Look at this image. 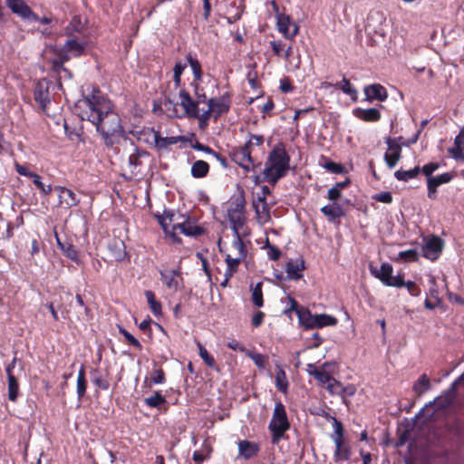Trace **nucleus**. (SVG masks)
I'll use <instances>...</instances> for the list:
<instances>
[{
  "label": "nucleus",
  "instance_id": "nucleus-28",
  "mask_svg": "<svg viewBox=\"0 0 464 464\" xmlns=\"http://www.w3.org/2000/svg\"><path fill=\"white\" fill-rule=\"evenodd\" d=\"M63 47V53L69 52L72 56L73 57H79L84 53L85 51V44L80 43L77 38L72 37L68 39L64 44Z\"/></svg>",
  "mask_w": 464,
  "mask_h": 464
},
{
  "label": "nucleus",
  "instance_id": "nucleus-30",
  "mask_svg": "<svg viewBox=\"0 0 464 464\" xmlns=\"http://www.w3.org/2000/svg\"><path fill=\"white\" fill-rule=\"evenodd\" d=\"M334 88L349 95L353 101H357L358 92L346 77L343 76L341 82L334 83Z\"/></svg>",
  "mask_w": 464,
  "mask_h": 464
},
{
  "label": "nucleus",
  "instance_id": "nucleus-12",
  "mask_svg": "<svg viewBox=\"0 0 464 464\" xmlns=\"http://www.w3.org/2000/svg\"><path fill=\"white\" fill-rule=\"evenodd\" d=\"M208 106L210 111H214V120L217 121L222 115L227 114L231 107V94L228 92H224L218 98H210L208 100Z\"/></svg>",
  "mask_w": 464,
  "mask_h": 464
},
{
  "label": "nucleus",
  "instance_id": "nucleus-3",
  "mask_svg": "<svg viewBox=\"0 0 464 464\" xmlns=\"http://www.w3.org/2000/svg\"><path fill=\"white\" fill-rule=\"evenodd\" d=\"M291 424L287 417L285 405L281 401L276 402L272 418L268 424L271 433V442L276 445L285 438V433L290 430Z\"/></svg>",
  "mask_w": 464,
  "mask_h": 464
},
{
  "label": "nucleus",
  "instance_id": "nucleus-2",
  "mask_svg": "<svg viewBox=\"0 0 464 464\" xmlns=\"http://www.w3.org/2000/svg\"><path fill=\"white\" fill-rule=\"evenodd\" d=\"M289 169L290 156L286 152L285 144L278 142L269 152L265 163L264 180L276 185L278 180L287 175Z\"/></svg>",
  "mask_w": 464,
  "mask_h": 464
},
{
  "label": "nucleus",
  "instance_id": "nucleus-38",
  "mask_svg": "<svg viewBox=\"0 0 464 464\" xmlns=\"http://www.w3.org/2000/svg\"><path fill=\"white\" fill-rule=\"evenodd\" d=\"M56 238H57V244H58L60 249L63 251V255L65 256H67L69 259L79 264L80 260H79V256H78V251L75 248V246L69 243L63 244L60 241V239L58 237H56Z\"/></svg>",
  "mask_w": 464,
  "mask_h": 464
},
{
  "label": "nucleus",
  "instance_id": "nucleus-55",
  "mask_svg": "<svg viewBox=\"0 0 464 464\" xmlns=\"http://www.w3.org/2000/svg\"><path fill=\"white\" fill-rule=\"evenodd\" d=\"M342 387V382L334 378L325 388L329 393L341 396Z\"/></svg>",
  "mask_w": 464,
  "mask_h": 464
},
{
  "label": "nucleus",
  "instance_id": "nucleus-24",
  "mask_svg": "<svg viewBox=\"0 0 464 464\" xmlns=\"http://www.w3.org/2000/svg\"><path fill=\"white\" fill-rule=\"evenodd\" d=\"M321 212L330 222L345 216L343 207L337 202L324 206L321 208Z\"/></svg>",
  "mask_w": 464,
  "mask_h": 464
},
{
  "label": "nucleus",
  "instance_id": "nucleus-34",
  "mask_svg": "<svg viewBox=\"0 0 464 464\" xmlns=\"http://www.w3.org/2000/svg\"><path fill=\"white\" fill-rule=\"evenodd\" d=\"M430 389V382L426 373L421 374L413 383L412 390L417 396H421Z\"/></svg>",
  "mask_w": 464,
  "mask_h": 464
},
{
  "label": "nucleus",
  "instance_id": "nucleus-50",
  "mask_svg": "<svg viewBox=\"0 0 464 464\" xmlns=\"http://www.w3.org/2000/svg\"><path fill=\"white\" fill-rule=\"evenodd\" d=\"M120 333L124 336L126 342L130 345H132L139 351L142 350V345H141L140 342L136 337H134L130 332H128L124 328H120Z\"/></svg>",
  "mask_w": 464,
  "mask_h": 464
},
{
  "label": "nucleus",
  "instance_id": "nucleus-51",
  "mask_svg": "<svg viewBox=\"0 0 464 464\" xmlns=\"http://www.w3.org/2000/svg\"><path fill=\"white\" fill-rule=\"evenodd\" d=\"M75 299H76V303L78 305L83 307L84 309V317L81 318L80 316L77 317L78 320H83V321H90L92 319V310L90 309V307H88L84 301H83V297L81 294H77L75 295Z\"/></svg>",
  "mask_w": 464,
  "mask_h": 464
},
{
  "label": "nucleus",
  "instance_id": "nucleus-11",
  "mask_svg": "<svg viewBox=\"0 0 464 464\" xmlns=\"http://www.w3.org/2000/svg\"><path fill=\"white\" fill-rule=\"evenodd\" d=\"M251 153L252 150L244 144L243 146L234 147L230 152V157L235 163L246 171H250L254 168V160Z\"/></svg>",
  "mask_w": 464,
  "mask_h": 464
},
{
  "label": "nucleus",
  "instance_id": "nucleus-29",
  "mask_svg": "<svg viewBox=\"0 0 464 464\" xmlns=\"http://www.w3.org/2000/svg\"><path fill=\"white\" fill-rule=\"evenodd\" d=\"M393 267L389 263H382L380 270L371 269V273L379 280H381L385 285L388 286V283L391 281L392 276Z\"/></svg>",
  "mask_w": 464,
  "mask_h": 464
},
{
  "label": "nucleus",
  "instance_id": "nucleus-5",
  "mask_svg": "<svg viewBox=\"0 0 464 464\" xmlns=\"http://www.w3.org/2000/svg\"><path fill=\"white\" fill-rule=\"evenodd\" d=\"M338 320L329 314H313L307 308L299 312V324L305 329L323 328L325 326H334Z\"/></svg>",
  "mask_w": 464,
  "mask_h": 464
},
{
  "label": "nucleus",
  "instance_id": "nucleus-61",
  "mask_svg": "<svg viewBox=\"0 0 464 464\" xmlns=\"http://www.w3.org/2000/svg\"><path fill=\"white\" fill-rule=\"evenodd\" d=\"M409 294L412 296H419L421 293L420 287L413 281L405 282L404 285Z\"/></svg>",
  "mask_w": 464,
  "mask_h": 464
},
{
  "label": "nucleus",
  "instance_id": "nucleus-43",
  "mask_svg": "<svg viewBox=\"0 0 464 464\" xmlns=\"http://www.w3.org/2000/svg\"><path fill=\"white\" fill-rule=\"evenodd\" d=\"M198 347L199 352V356L203 360V362L208 365L209 368L216 369V361L214 357L208 352V350L199 343L198 342Z\"/></svg>",
  "mask_w": 464,
  "mask_h": 464
},
{
  "label": "nucleus",
  "instance_id": "nucleus-57",
  "mask_svg": "<svg viewBox=\"0 0 464 464\" xmlns=\"http://www.w3.org/2000/svg\"><path fill=\"white\" fill-rule=\"evenodd\" d=\"M270 46L275 55L280 57L285 51V44L281 40H274L270 42Z\"/></svg>",
  "mask_w": 464,
  "mask_h": 464
},
{
  "label": "nucleus",
  "instance_id": "nucleus-39",
  "mask_svg": "<svg viewBox=\"0 0 464 464\" xmlns=\"http://www.w3.org/2000/svg\"><path fill=\"white\" fill-rule=\"evenodd\" d=\"M87 390V380L85 377V368L83 365L81 366L78 376H77V396L78 399H82L86 394Z\"/></svg>",
  "mask_w": 464,
  "mask_h": 464
},
{
  "label": "nucleus",
  "instance_id": "nucleus-8",
  "mask_svg": "<svg viewBox=\"0 0 464 464\" xmlns=\"http://www.w3.org/2000/svg\"><path fill=\"white\" fill-rule=\"evenodd\" d=\"M160 280L168 290L177 293L183 288L184 280L180 268L160 271Z\"/></svg>",
  "mask_w": 464,
  "mask_h": 464
},
{
  "label": "nucleus",
  "instance_id": "nucleus-27",
  "mask_svg": "<svg viewBox=\"0 0 464 464\" xmlns=\"http://www.w3.org/2000/svg\"><path fill=\"white\" fill-rule=\"evenodd\" d=\"M187 61L193 72V82L191 85L198 89L199 82L202 81L203 71L199 61L193 57L190 53L187 55Z\"/></svg>",
  "mask_w": 464,
  "mask_h": 464
},
{
  "label": "nucleus",
  "instance_id": "nucleus-25",
  "mask_svg": "<svg viewBox=\"0 0 464 464\" xmlns=\"http://www.w3.org/2000/svg\"><path fill=\"white\" fill-rule=\"evenodd\" d=\"M259 445L256 442L243 440L238 442L239 454L246 459H249L258 454Z\"/></svg>",
  "mask_w": 464,
  "mask_h": 464
},
{
  "label": "nucleus",
  "instance_id": "nucleus-1",
  "mask_svg": "<svg viewBox=\"0 0 464 464\" xmlns=\"http://www.w3.org/2000/svg\"><path fill=\"white\" fill-rule=\"evenodd\" d=\"M75 111L82 121H89L96 127L107 146H112V137L123 133L119 114L99 87L93 86L90 93L75 103Z\"/></svg>",
  "mask_w": 464,
  "mask_h": 464
},
{
  "label": "nucleus",
  "instance_id": "nucleus-15",
  "mask_svg": "<svg viewBox=\"0 0 464 464\" xmlns=\"http://www.w3.org/2000/svg\"><path fill=\"white\" fill-rule=\"evenodd\" d=\"M276 28L286 39H294L299 33V26L285 14L276 18Z\"/></svg>",
  "mask_w": 464,
  "mask_h": 464
},
{
  "label": "nucleus",
  "instance_id": "nucleus-47",
  "mask_svg": "<svg viewBox=\"0 0 464 464\" xmlns=\"http://www.w3.org/2000/svg\"><path fill=\"white\" fill-rule=\"evenodd\" d=\"M401 152L399 151H387L384 154V160L389 169H393L401 160Z\"/></svg>",
  "mask_w": 464,
  "mask_h": 464
},
{
  "label": "nucleus",
  "instance_id": "nucleus-49",
  "mask_svg": "<svg viewBox=\"0 0 464 464\" xmlns=\"http://www.w3.org/2000/svg\"><path fill=\"white\" fill-rule=\"evenodd\" d=\"M166 382V374L162 368H154L150 376V382L152 384H162Z\"/></svg>",
  "mask_w": 464,
  "mask_h": 464
},
{
  "label": "nucleus",
  "instance_id": "nucleus-14",
  "mask_svg": "<svg viewBox=\"0 0 464 464\" xmlns=\"http://www.w3.org/2000/svg\"><path fill=\"white\" fill-rule=\"evenodd\" d=\"M10 10L24 20L37 21L39 15L24 0H5Z\"/></svg>",
  "mask_w": 464,
  "mask_h": 464
},
{
  "label": "nucleus",
  "instance_id": "nucleus-16",
  "mask_svg": "<svg viewBox=\"0 0 464 464\" xmlns=\"http://www.w3.org/2000/svg\"><path fill=\"white\" fill-rule=\"evenodd\" d=\"M173 229H179L182 234L188 237H198L206 233V229L198 225L194 218L187 217L182 222L173 225Z\"/></svg>",
  "mask_w": 464,
  "mask_h": 464
},
{
  "label": "nucleus",
  "instance_id": "nucleus-33",
  "mask_svg": "<svg viewBox=\"0 0 464 464\" xmlns=\"http://www.w3.org/2000/svg\"><path fill=\"white\" fill-rule=\"evenodd\" d=\"M191 175L196 179L205 178L209 172V165L207 161L198 160L191 166Z\"/></svg>",
  "mask_w": 464,
  "mask_h": 464
},
{
  "label": "nucleus",
  "instance_id": "nucleus-10",
  "mask_svg": "<svg viewBox=\"0 0 464 464\" xmlns=\"http://www.w3.org/2000/svg\"><path fill=\"white\" fill-rule=\"evenodd\" d=\"M153 111L159 114H166L169 118H180L179 102H174L168 95L154 101Z\"/></svg>",
  "mask_w": 464,
  "mask_h": 464
},
{
  "label": "nucleus",
  "instance_id": "nucleus-42",
  "mask_svg": "<svg viewBox=\"0 0 464 464\" xmlns=\"http://www.w3.org/2000/svg\"><path fill=\"white\" fill-rule=\"evenodd\" d=\"M186 68L187 63H183L181 61L175 63L173 67V82L175 88H181V76Z\"/></svg>",
  "mask_w": 464,
  "mask_h": 464
},
{
  "label": "nucleus",
  "instance_id": "nucleus-9",
  "mask_svg": "<svg viewBox=\"0 0 464 464\" xmlns=\"http://www.w3.org/2000/svg\"><path fill=\"white\" fill-rule=\"evenodd\" d=\"M51 82L46 80L38 81L34 90V99L45 114L49 115L48 106L51 103L50 85Z\"/></svg>",
  "mask_w": 464,
  "mask_h": 464
},
{
  "label": "nucleus",
  "instance_id": "nucleus-37",
  "mask_svg": "<svg viewBox=\"0 0 464 464\" xmlns=\"http://www.w3.org/2000/svg\"><path fill=\"white\" fill-rule=\"evenodd\" d=\"M420 166H416L413 169H409V170H403L401 169L394 172V177L400 181L408 182L410 179L417 178V176L420 174Z\"/></svg>",
  "mask_w": 464,
  "mask_h": 464
},
{
  "label": "nucleus",
  "instance_id": "nucleus-46",
  "mask_svg": "<svg viewBox=\"0 0 464 464\" xmlns=\"http://www.w3.org/2000/svg\"><path fill=\"white\" fill-rule=\"evenodd\" d=\"M452 179H453V175L451 173L445 172V173H442V174L435 176V177L434 176L430 177L427 179V180L438 188L439 186H440L442 184L449 183L450 181H451Z\"/></svg>",
  "mask_w": 464,
  "mask_h": 464
},
{
  "label": "nucleus",
  "instance_id": "nucleus-60",
  "mask_svg": "<svg viewBox=\"0 0 464 464\" xmlns=\"http://www.w3.org/2000/svg\"><path fill=\"white\" fill-rule=\"evenodd\" d=\"M440 168V164L437 162H430L428 164H425L421 169L420 171L427 176V179L430 177H432V173L436 171Z\"/></svg>",
  "mask_w": 464,
  "mask_h": 464
},
{
  "label": "nucleus",
  "instance_id": "nucleus-41",
  "mask_svg": "<svg viewBox=\"0 0 464 464\" xmlns=\"http://www.w3.org/2000/svg\"><path fill=\"white\" fill-rule=\"evenodd\" d=\"M144 402L150 408H160L161 405L165 404L167 401L160 392H155L150 397L145 398Z\"/></svg>",
  "mask_w": 464,
  "mask_h": 464
},
{
  "label": "nucleus",
  "instance_id": "nucleus-54",
  "mask_svg": "<svg viewBox=\"0 0 464 464\" xmlns=\"http://www.w3.org/2000/svg\"><path fill=\"white\" fill-rule=\"evenodd\" d=\"M115 248L117 249L113 252L114 259L116 261H122L127 255L123 241L115 242Z\"/></svg>",
  "mask_w": 464,
  "mask_h": 464
},
{
  "label": "nucleus",
  "instance_id": "nucleus-44",
  "mask_svg": "<svg viewBox=\"0 0 464 464\" xmlns=\"http://www.w3.org/2000/svg\"><path fill=\"white\" fill-rule=\"evenodd\" d=\"M311 374L314 377V379L322 385H325V387L331 382L334 377L324 370L315 369L311 372Z\"/></svg>",
  "mask_w": 464,
  "mask_h": 464
},
{
  "label": "nucleus",
  "instance_id": "nucleus-48",
  "mask_svg": "<svg viewBox=\"0 0 464 464\" xmlns=\"http://www.w3.org/2000/svg\"><path fill=\"white\" fill-rule=\"evenodd\" d=\"M248 357L254 362V363L260 369H265L267 365L268 359L266 355L258 353H248Z\"/></svg>",
  "mask_w": 464,
  "mask_h": 464
},
{
  "label": "nucleus",
  "instance_id": "nucleus-63",
  "mask_svg": "<svg viewBox=\"0 0 464 464\" xmlns=\"http://www.w3.org/2000/svg\"><path fill=\"white\" fill-rule=\"evenodd\" d=\"M355 392H356V387L354 384H348L346 386L343 385L341 397H342L343 401L345 402V399L348 397L353 396L355 394Z\"/></svg>",
  "mask_w": 464,
  "mask_h": 464
},
{
  "label": "nucleus",
  "instance_id": "nucleus-36",
  "mask_svg": "<svg viewBox=\"0 0 464 464\" xmlns=\"http://www.w3.org/2000/svg\"><path fill=\"white\" fill-rule=\"evenodd\" d=\"M145 296L152 314L155 316H160L162 314V305L161 303L156 299L155 294L150 290H147Z\"/></svg>",
  "mask_w": 464,
  "mask_h": 464
},
{
  "label": "nucleus",
  "instance_id": "nucleus-7",
  "mask_svg": "<svg viewBox=\"0 0 464 464\" xmlns=\"http://www.w3.org/2000/svg\"><path fill=\"white\" fill-rule=\"evenodd\" d=\"M179 106L181 108L179 111L180 118H198L199 108L198 102L194 101L189 92L185 88H180L179 92Z\"/></svg>",
  "mask_w": 464,
  "mask_h": 464
},
{
  "label": "nucleus",
  "instance_id": "nucleus-31",
  "mask_svg": "<svg viewBox=\"0 0 464 464\" xmlns=\"http://www.w3.org/2000/svg\"><path fill=\"white\" fill-rule=\"evenodd\" d=\"M275 382H276V387L279 392H281L283 393L287 392V390L289 387V382H288L285 370L279 365H276Z\"/></svg>",
  "mask_w": 464,
  "mask_h": 464
},
{
  "label": "nucleus",
  "instance_id": "nucleus-62",
  "mask_svg": "<svg viewBox=\"0 0 464 464\" xmlns=\"http://www.w3.org/2000/svg\"><path fill=\"white\" fill-rule=\"evenodd\" d=\"M265 316L264 312L256 311L251 318V325L254 328H258L264 323Z\"/></svg>",
  "mask_w": 464,
  "mask_h": 464
},
{
  "label": "nucleus",
  "instance_id": "nucleus-19",
  "mask_svg": "<svg viewBox=\"0 0 464 464\" xmlns=\"http://www.w3.org/2000/svg\"><path fill=\"white\" fill-rule=\"evenodd\" d=\"M363 92L365 94V101L368 102H384L388 98L386 89L380 83L366 85L363 88Z\"/></svg>",
  "mask_w": 464,
  "mask_h": 464
},
{
  "label": "nucleus",
  "instance_id": "nucleus-20",
  "mask_svg": "<svg viewBox=\"0 0 464 464\" xmlns=\"http://www.w3.org/2000/svg\"><path fill=\"white\" fill-rule=\"evenodd\" d=\"M54 190L58 192L59 203L61 205L70 208L80 203V199L72 189L63 186H55Z\"/></svg>",
  "mask_w": 464,
  "mask_h": 464
},
{
  "label": "nucleus",
  "instance_id": "nucleus-17",
  "mask_svg": "<svg viewBox=\"0 0 464 464\" xmlns=\"http://www.w3.org/2000/svg\"><path fill=\"white\" fill-rule=\"evenodd\" d=\"M443 246L444 241L438 236H432L422 246V256L430 261H435L439 258Z\"/></svg>",
  "mask_w": 464,
  "mask_h": 464
},
{
  "label": "nucleus",
  "instance_id": "nucleus-53",
  "mask_svg": "<svg viewBox=\"0 0 464 464\" xmlns=\"http://www.w3.org/2000/svg\"><path fill=\"white\" fill-rule=\"evenodd\" d=\"M419 254L415 249H408L405 251H401L399 253V258L406 261V262H416L418 260Z\"/></svg>",
  "mask_w": 464,
  "mask_h": 464
},
{
  "label": "nucleus",
  "instance_id": "nucleus-23",
  "mask_svg": "<svg viewBox=\"0 0 464 464\" xmlns=\"http://www.w3.org/2000/svg\"><path fill=\"white\" fill-rule=\"evenodd\" d=\"M227 218L235 234V239L242 238L239 230L245 224L244 213L235 210H227Z\"/></svg>",
  "mask_w": 464,
  "mask_h": 464
},
{
  "label": "nucleus",
  "instance_id": "nucleus-13",
  "mask_svg": "<svg viewBox=\"0 0 464 464\" xmlns=\"http://www.w3.org/2000/svg\"><path fill=\"white\" fill-rule=\"evenodd\" d=\"M16 172L24 177H27L32 179V182L40 191L42 196H48L52 193L53 188L50 184H44L42 180V177L35 172L29 170L26 166L15 163L14 165Z\"/></svg>",
  "mask_w": 464,
  "mask_h": 464
},
{
  "label": "nucleus",
  "instance_id": "nucleus-22",
  "mask_svg": "<svg viewBox=\"0 0 464 464\" xmlns=\"http://www.w3.org/2000/svg\"><path fill=\"white\" fill-rule=\"evenodd\" d=\"M353 116L365 122H377L381 120L382 114L376 108H355L353 111Z\"/></svg>",
  "mask_w": 464,
  "mask_h": 464
},
{
  "label": "nucleus",
  "instance_id": "nucleus-26",
  "mask_svg": "<svg viewBox=\"0 0 464 464\" xmlns=\"http://www.w3.org/2000/svg\"><path fill=\"white\" fill-rule=\"evenodd\" d=\"M335 450L334 453V459L336 462L348 460L351 457V448L345 440H334Z\"/></svg>",
  "mask_w": 464,
  "mask_h": 464
},
{
  "label": "nucleus",
  "instance_id": "nucleus-6",
  "mask_svg": "<svg viewBox=\"0 0 464 464\" xmlns=\"http://www.w3.org/2000/svg\"><path fill=\"white\" fill-rule=\"evenodd\" d=\"M365 28L369 34L384 38L387 34V20L383 12L370 11L367 15Z\"/></svg>",
  "mask_w": 464,
  "mask_h": 464
},
{
  "label": "nucleus",
  "instance_id": "nucleus-40",
  "mask_svg": "<svg viewBox=\"0 0 464 464\" xmlns=\"http://www.w3.org/2000/svg\"><path fill=\"white\" fill-rule=\"evenodd\" d=\"M8 381V399L15 402L19 397V382L14 375L7 377Z\"/></svg>",
  "mask_w": 464,
  "mask_h": 464
},
{
  "label": "nucleus",
  "instance_id": "nucleus-52",
  "mask_svg": "<svg viewBox=\"0 0 464 464\" xmlns=\"http://www.w3.org/2000/svg\"><path fill=\"white\" fill-rule=\"evenodd\" d=\"M323 166L326 170L335 174L343 173L345 170V168L343 164L336 163L332 160H326Z\"/></svg>",
  "mask_w": 464,
  "mask_h": 464
},
{
  "label": "nucleus",
  "instance_id": "nucleus-58",
  "mask_svg": "<svg viewBox=\"0 0 464 464\" xmlns=\"http://www.w3.org/2000/svg\"><path fill=\"white\" fill-rule=\"evenodd\" d=\"M264 143V136L263 135H256V134H251L249 137V140L245 143L246 146H247L248 149L251 150L252 146H262Z\"/></svg>",
  "mask_w": 464,
  "mask_h": 464
},
{
  "label": "nucleus",
  "instance_id": "nucleus-18",
  "mask_svg": "<svg viewBox=\"0 0 464 464\" xmlns=\"http://www.w3.org/2000/svg\"><path fill=\"white\" fill-rule=\"evenodd\" d=\"M306 269L305 262L303 257L295 260H289L285 264L286 276L290 280H299L303 277V271Z\"/></svg>",
  "mask_w": 464,
  "mask_h": 464
},
{
  "label": "nucleus",
  "instance_id": "nucleus-32",
  "mask_svg": "<svg viewBox=\"0 0 464 464\" xmlns=\"http://www.w3.org/2000/svg\"><path fill=\"white\" fill-rule=\"evenodd\" d=\"M251 302L257 308L263 307L265 301L263 296V283L258 282L254 286L251 285Z\"/></svg>",
  "mask_w": 464,
  "mask_h": 464
},
{
  "label": "nucleus",
  "instance_id": "nucleus-45",
  "mask_svg": "<svg viewBox=\"0 0 464 464\" xmlns=\"http://www.w3.org/2000/svg\"><path fill=\"white\" fill-rule=\"evenodd\" d=\"M263 247L266 249V255L270 260L276 261L282 256V251L276 246L272 245L268 238Z\"/></svg>",
  "mask_w": 464,
  "mask_h": 464
},
{
  "label": "nucleus",
  "instance_id": "nucleus-56",
  "mask_svg": "<svg viewBox=\"0 0 464 464\" xmlns=\"http://www.w3.org/2000/svg\"><path fill=\"white\" fill-rule=\"evenodd\" d=\"M449 153L456 160L464 161V147L463 145H455L449 149Z\"/></svg>",
  "mask_w": 464,
  "mask_h": 464
},
{
  "label": "nucleus",
  "instance_id": "nucleus-64",
  "mask_svg": "<svg viewBox=\"0 0 464 464\" xmlns=\"http://www.w3.org/2000/svg\"><path fill=\"white\" fill-rule=\"evenodd\" d=\"M373 198L382 203L390 204L392 202V195L390 191H383L379 194H376Z\"/></svg>",
  "mask_w": 464,
  "mask_h": 464
},
{
  "label": "nucleus",
  "instance_id": "nucleus-21",
  "mask_svg": "<svg viewBox=\"0 0 464 464\" xmlns=\"http://www.w3.org/2000/svg\"><path fill=\"white\" fill-rule=\"evenodd\" d=\"M152 133L155 148L159 150H167L171 145L186 140L184 136L162 137L160 131L154 130Z\"/></svg>",
  "mask_w": 464,
  "mask_h": 464
},
{
  "label": "nucleus",
  "instance_id": "nucleus-59",
  "mask_svg": "<svg viewBox=\"0 0 464 464\" xmlns=\"http://www.w3.org/2000/svg\"><path fill=\"white\" fill-rule=\"evenodd\" d=\"M279 89L283 93H288L293 92L295 87L289 77H284L283 79L280 80Z\"/></svg>",
  "mask_w": 464,
  "mask_h": 464
},
{
  "label": "nucleus",
  "instance_id": "nucleus-35",
  "mask_svg": "<svg viewBox=\"0 0 464 464\" xmlns=\"http://www.w3.org/2000/svg\"><path fill=\"white\" fill-rule=\"evenodd\" d=\"M84 29L85 25L82 21L81 15H74L65 27V34L71 37L73 33H82Z\"/></svg>",
  "mask_w": 464,
  "mask_h": 464
},
{
  "label": "nucleus",
  "instance_id": "nucleus-4",
  "mask_svg": "<svg viewBox=\"0 0 464 464\" xmlns=\"http://www.w3.org/2000/svg\"><path fill=\"white\" fill-rule=\"evenodd\" d=\"M231 246L237 253L235 256L229 254L225 256L227 268L224 274V279L220 282V286L223 288L229 285L230 279L237 272L241 261L246 256V249L242 238L234 239Z\"/></svg>",
  "mask_w": 464,
  "mask_h": 464
}]
</instances>
